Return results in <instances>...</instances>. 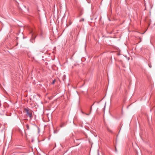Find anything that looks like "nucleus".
<instances>
[{"mask_svg":"<svg viewBox=\"0 0 155 155\" xmlns=\"http://www.w3.org/2000/svg\"><path fill=\"white\" fill-rule=\"evenodd\" d=\"M25 127L26 128L27 130H29V125L28 124H27L25 125Z\"/></svg>","mask_w":155,"mask_h":155,"instance_id":"nucleus-2","label":"nucleus"},{"mask_svg":"<svg viewBox=\"0 0 155 155\" xmlns=\"http://www.w3.org/2000/svg\"><path fill=\"white\" fill-rule=\"evenodd\" d=\"M25 111L26 113V115L28 116L30 119H31L32 118V111L26 108L25 109Z\"/></svg>","mask_w":155,"mask_h":155,"instance_id":"nucleus-1","label":"nucleus"},{"mask_svg":"<svg viewBox=\"0 0 155 155\" xmlns=\"http://www.w3.org/2000/svg\"><path fill=\"white\" fill-rule=\"evenodd\" d=\"M107 130L109 132H110V133H112V130H111L109 128H107Z\"/></svg>","mask_w":155,"mask_h":155,"instance_id":"nucleus-3","label":"nucleus"},{"mask_svg":"<svg viewBox=\"0 0 155 155\" xmlns=\"http://www.w3.org/2000/svg\"><path fill=\"white\" fill-rule=\"evenodd\" d=\"M149 67H150V68H151V67H152L151 65H150V64H149Z\"/></svg>","mask_w":155,"mask_h":155,"instance_id":"nucleus-8","label":"nucleus"},{"mask_svg":"<svg viewBox=\"0 0 155 155\" xmlns=\"http://www.w3.org/2000/svg\"><path fill=\"white\" fill-rule=\"evenodd\" d=\"M91 113H90H90H89V114H86V115H90V114Z\"/></svg>","mask_w":155,"mask_h":155,"instance_id":"nucleus-7","label":"nucleus"},{"mask_svg":"<svg viewBox=\"0 0 155 155\" xmlns=\"http://www.w3.org/2000/svg\"><path fill=\"white\" fill-rule=\"evenodd\" d=\"M84 18H82L80 20V21H84Z\"/></svg>","mask_w":155,"mask_h":155,"instance_id":"nucleus-4","label":"nucleus"},{"mask_svg":"<svg viewBox=\"0 0 155 155\" xmlns=\"http://www.w3.org/2000/svg\"><path fill=\"white\" fill-rule=\"evenodd\" d=\"M94 104V103L91 106H93Z\"/></svg>","mask_w":155,"mask_h":155,"instance_id":"nucleus-10","label":"nucleus"},{"mask_svg":"<svg viewBox=\"0 0 155 155\" xmlns=\"http://www.w3.org/2000/svg\"><path fill=\"white\" fill-rule=\"evenodd\" d=\"M57 132V131H54V133H56Z\"/></svg>","mask_w":155,"mask_h":155,"instance_id":"nucleus-9","label":"nucleus"},{"mask_svg":"<svg viewBox=\"0 0 155 155\" xmlns=\"http://www.w3.org/2000/svg\"><path fill=\"white\" fill-rule=\"evenodd\" d=\"M55 81V80H53L52 82V84H54V83Z\"/></svg>","mask_w":155,"mask_h":155,"instance_id":"nucleus-6","label":"nucleus"},{"mask_svg":"<svg viewBox=\"0 0 155 155\" xmlns=\"http://www.w3.org/2000/svg\"><path fill=\"white\" fill-rule=\"evenodd\" d=\"M92 109V106H91L90 107V113H91Z\"/></svg>","mask_w":155,"mask_h":155,"instance_id":"nucleus-5","label":"nucleus"}]
</instances>
